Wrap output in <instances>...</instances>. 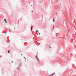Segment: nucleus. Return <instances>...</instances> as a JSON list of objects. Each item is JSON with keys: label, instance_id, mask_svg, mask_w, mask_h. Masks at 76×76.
<instances>
[{"label": "nucleus", "instance_id": "6", "mask_svg": "<svg viewBox=\"0 0 76 76\" xmlns=\"http://www.w3.org/2000/svg\"><path fill=\"white\" fill-rule=\"evenodd\" d=\"M38 31H37V30H36V32H38Z\"/></svg>", "mask_w": 76, "mask_h": 76}, {"label": "nucleus", "instance_id": "3", "mask_svg": "<svg viewBox=\"0 0 76 76\" xmlns=\"http://www.w3.org/2000/svg\"><path fill=\"white\" fill-rule=\"evenodd\" d=\"M4 20L5 22H6V23H7V21H6V19H4Z\"/></svg>", "mask_w": 76, "mask_h": 76}, {"label": "nucleus", "instance_id": "12", "mask_svg": "<svg viewBox=\"0 0 76 76\" xmlns=\"http://www.w3.org/2000/svg\"><path fill=\"white\" fill-rule=\"evenodd\" d=\"M39 44H40H40H40V43H39Z\"/></svg>", "mask_w": 76, "mask_h": 76}, {"label": "nucleus", "instance_id": "2", "mask_svg": "<svg viewBox=\"0 0 76 76\" xmlns=\"http://www.w3.org/2000/svg\"><path fill=\"white\" fill-rule=\"evenodd\" d=\"M37 61H39V59H38V58H37Z\"/></svg>", "mask_w": 76, "mask_h": 76}, {"label": "nucleus", "instance_id": "11", "mask_svg": "<svg viewBox=\"0 0 76 76\" xmlns=\"http://www.w3.org/2000/svg\"><path fill=\"white\" fill-rule=\"evenodd\" d=\"M18 70H19V68H18Z\"/></svg>", "mask_w": 76, "mask_h": 76}, {"label": "nucleus", "instance_id": "7", "mask_svg": "<svg viewBox=\"0 0 76 76\" xmlns=\"http://www.w3.org/2000/svg\"><path fill=\"white\" fill-rule=\"evenodd\" d=\"M9 51H10V50H9V51H8V53H9Z\"/></svg>", "mask_w": 76, "mask_h": 76}, {"label": "nucleus", "instance_id": "5", "mask_svg": "<svg viewBox=\"0 0 76 76\" xmlns=\"http://www.w3.org/2000/svg\"><path fill=\"white\" fill-rule=\"evenodd\" d=\"M54 75V74H51V75H52V76H53V75Z\"/></svg>", "mask_w": 76, "mask_h": 76}, {"label": "nucleus", "instance_id": "10", "mask_svg": "<svg viewBox=\"0 0 76 76\" xmlns=\"http://www.w3.org/2000/svg\"><path fill=\"white\" fill-rule=\"evenodd\" d=\"M31 12H33V11H32Z\"/></svg>", "mask_w": 76, "mask_h": 76}, {"label": "nucleus", "instance_id": "14", "mask_svg": "<svg viewBox=\"0 0 76 76\" xmlns=\"http://www.w3.org/2000/svg\"><path fill=\"white\" fill-rule=\"evenodd\" d=\"M24 58H25V57Z\"/></svg>", "mask_w": 76, "mask_h": 76}, {"label": "nucleus", "instance_id": "1", "mask_svg": "<svg viewBox=\"0 0 76 76\" xmlns=\"http://www.w3.org/2000/svg\"><path fill=\"white\" fill-rule=\"evenodd\" d=\"M33 26H31V31H32V29H33Z\"/></svg>", "mask_w": 76, "mask_h": 76}, {"label": "nucleus", "instance_id": "13", "mask_svg": "<svg viewBox=\"0 0 76 76\" xmlns=\"http://www.w3.org/2000/svg\"><path fill=\"white\" fill-rule=\"evenodd\" d=\"M14 29H15V28H14Z\"/></svg>", "mask_w": 76, "mask_h": 76}, {"label": "nucleus", "instance_id": "8", "mask_svg": "<svg viewBox=\"0 0 76 76\" xmlns=\"http://www.w3.org/2000/svg\"><path fill=\"white\" fill-rule=\"evenodd\" d=\"M52 75H49V76H51Z\"/></svg>", "mask_w": 76, "mask_h": 76}, {"label": "nucleus", "instance_id": "4", "mask_svg": "<svg viewBox=\"0 0 76 76\" xmlns=\"http://www.w3.org/2000/svg\"><path fill=\"white\" fill-rule=\"evenodd\" d=\"M53 22H54V21H55L54 18H53Z\"/></svg>", "mask_w": 76, "mask_h": 76}, {"label": "nucleus", "instance_id": "9", "mask_svg": "<svg viewBox=\"0 0 76 76\" xmlns=\"http://www.w3.org/2000/svg\"><path fill=\"white\" fill-rule=\"evenodd\" d=\"M39 35H40V33H39Z\"/></svg>", "mask_w": 76, "mask_h": 76}]
</instances>
